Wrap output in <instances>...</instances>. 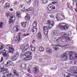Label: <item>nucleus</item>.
<instances>
[{"mask_svg": "<svg viewBox=\"0 0 77 77\" xmlns=\"http://www.w3.org/2000/svg\"><path fill=\"white\" fill-rule=\"evenodd\" d=\"M51 25L53 26L54 24V21H52L51 22Z\"/></svg>", "mask_w": 77, "mask_h": 77, "instance_id": "44", "label": "nucleus"}, {"mask_svg": "<svg viewBox=\"0 0 77 77\" xmlns=\"http://www.w3.org/2000/svg\"><path fill=\"white\" fill-rule=\"evenodd\" d=\"M31 31L34 34H36V32H37V29L36 28H33L32 29Z\"/></svg>", "mask_w": 77, "mask_h": 77, "instance_id": "13", "label": "nucleus"}, {"mask_svg": "<svg viewBox=\"0 0 77 77\" xmlns=\"http://www.w3.org/2000/svg\"><path fill=\"white\" fill-rule=\"evenodd\" d=\"M13 30H14V31L16 32H18V31H19V29H18V26L16 25L15 26Z\"/></svg>", "mask_w": 77, "mask_h": 77, "instance_id": "16", "label": "nucleus"}, {"mask_svg": "<svg viewBox=\"0 0 77 77\" xmlns=\"http://www.w3.org/2000/svg\"><path fill=\"white\" fill-rule=\"evenodd\" d=\"M32 59V57L31 56H29V57H25V60H31Z\"/></svg>", "mask_w": 77, "mask_h": 77, "instance_id": "21", "label": "nucleus"}, {"mask_svg": "<svg viewBox=\"0 0 77 77\" xmlns=\"http://www.w3.org/2000/svg\"><path fill=\"white\" fill-rule=\"evenodd\" d=\"M52 1L53 2H57L59 1V0H52Z\"/></svg>", "mask_w": 77, "mask_h": 77, "instance_id": "52", "label": "nucleus"}, {"mask_svg": "<svg viewBox=\"0 0 77 77\" xmlns=\"http://www.w3.org/2000/svg\"><path fill=\"white\" fill-rule=\"evenodd\" d=\"M35 40H33L32 41L33 44H34V43H35Z\"/></svg>", "mask_w": 77, "mask_h": 77, "instance_id": "59", "label": "nucleus"}, {"mask_svg": "<svg viewBox=\"0 0 77 77\" xmlns=\"http://www.w3.org/2000/svg\"><path fill=\"white\" fill-rule=\"evenodd\" d=\"M33 26L34 27H36L37 26V22H34L33 23Z\"/></svg>", "mask_w": 77, "mask_h": 77, "instance_id": "31", "label": "nucleus"}, {"mask_svg": "<svg viewBox=\"0 0 77 77\" xmlns=\"http://www.w3.org/2000/svg\"><path fill=\"white\" fill-rule=\"evenodd\" d=\"M8 77H14V75L11 73H10L8 75Z\"/></svg>", "mask_w": 77, "mask_h": 77, "instance_id": "41", "label": "nucleus"}, {"mask_svg": "<svg viewBox=\"0 0 77 77\" xmlns=\"http://www.w3.org/2000/svg\"><path fill=\"white\" fill-rule=\"evenodd\" d=\"M28 71L29 72V73H30V70H28Z\"/></svg>", "mask_w": 77, "mask_h": 77, "instance_id": "61", "label": "nucleus"}, {"mask_svg": "<svg viewBox=\"0 0 77 77\" xmlns=\"http://www.w3.org/2000/svg\"><path fill=\"white\" fill-rule=\"evenodd\" d=\"M74 75H76V74H77V72H74L73 73Z\"/></svg>", "mask_w": 77, "mask_h": 77, "instance_id": "51", "label": "nucleus"}, {"mask_svg": "<svg viewBox=\"0 0 77 77\" xmlns=\"http://www.w3.org/2000/svg\"><path fill=\"white\" fill-rule=\"evenodd\" d=\"M25 20L26 21H29L30 20V16H26L25 17Z\"/></svg>", "mask_w": 77, "mask_h": 77, "instance_id": "25", "label": "nucleus"}, {"mask_svg": "<svg viewBox=\"0 0 77 77\" xmlns=\"http://www.w3.org/2000/svg\"><path fill=\"white\" fill-rule=\"evenodd\" d=\"M72 62H69V64L70 65L71 64H72Z\"/></svg>", "mask_w": 77, "mask_h": 77, "instance_id": "54", "label": "nucleus"}, {"mask_svg": "<svg viewBox=\"0 0 77 77\" xmlns=\"http://www.w3.org/2000/svg\"><path fill=\"white\" fill-rule=\"evenodd\" d=\"M18 35L19 36V38H18V36H16V39L14 40L15 41H18V42H20V41L21 40V38H20V35H21V33H18Z\"/></svg>", "mask_w": 77, "mask_h": 77, "instance_id": "8", "label": "nucleus"}, {"mask_svg": "<svg viewBox=\"0 0 77 77\" xmlns=\"http://www.w3.org/2000/svg\"><path fill=\"white\" fill-rule=\"evenodd\" d=\"M29 44H27L25 47V51L26 50H27V49L29 48Z\"/></svg>", "mask_w": 77, "mask_h": 77, "instance_id": "27", "label": "nucleus"}, {"mask_svg": "<svg viewBox=\"0 0 77 77\" xmlns=\"http://www.w3.org/2000/svg\"><path fill=\"white\" fill-rule=\"evenodd\" d=\"M56 42H59V41H61V38L60 37L58 38L56 40Z\"/></svg>", "mask_w": 77, "mask_h": 77, "instance_id": "30", "label": "nucleus"}, {"mask_svg": "<svg viewBox=\"0 0 77 77\" xmlns=\"http://www.w3.org/2000/svg\"><path fill=\"white\" fill-rule=\"evenodd\" d=\"M3 46L1 45V47H0V50H3Z\"/></svg>", "mask_w": 77, "mask_h": 77, "instance_id": "49", "label": "nucleus"}, {"mask_svg": "<svg viewBox=\"0 0 77 77\" xmlns=\"http://www.w3.org/2000/svg\"><path fill=\"white\" fill-rule=\"evenodd\" d=\"M26 66V65L24 64V63H22L21 65V67L22 68H25Z\"/></svg>", "mask_w": 77, "mask_h": 77, "instance_id": "35", "label": "nucleus"}, {"mask_svg": "<svg viewBox=\"0 0 77 77\" xmlns=\"http://www.w3.org/2000/svg\"><path fill=\"white\" fill-rule=\"evenodd\" d=\"M6 15L7 16L8 18L10 17L9 19V24L11 23H13L14 22V20H15V18L12 15V14L10 12L6 13Z\"/></svg>", "mask_w": 77, "mask_h": 77, "instance_id": "1", "label": "nucleus"}, {"mask_svg": "<svg viewBox=\"0 0 77 77\" xmlns=\"http://www.w3.org/2000/svg\"><path fill=\"white\" fill-rule=\"evenodd\" d=\"M64 75V77H70V73L65 72L63 73Z\"/></svg>", "mask_w": 77, "mask_h": 77, "instance_id": "11", "label": "nucleus"}, {"mask_svg": "<svg viewBox=\"0 0 77 77\" xmlns=\"http://www.w3.org/2000/svg\"><path fill=\"white\" fill-rule=\"evenodd\" d=\"M73 1L75 2V1H76V0H73Z\"/></svg>", "mask_w": 77, "mask_h": 77, "instance_id": "62", "label": "nucleus"}, {"mask_svg": "<svg viewBox=\"0 0 77 77\" xmlns=\"http://www.w3.org/2000/svg\"><path fill=\"white\" fill-rule=\"evenodd\" d=\"M73 69L72 70V71H73L74 70H75V71H77V67H74L72 68Z\"/></svg>", "mask_w": 77, "mask_h": 77, "instance_id": "43", "label": "nucleus"}, {"mask_svg": "<svg viewBox=\"0 0 77 77\" xmlns=\"http://www.w3.org/2000/svg\"><path fill=\"white\" fill-rule=\"evenodd\" d=\"M0 70L1 72H3V68H2L1 69H0Z\"/></svg>", "mask_w": 77, "mask_h": 77, "instance_id": "48", "label": "nucleus"}, {"mask_svg": "<svg viewBox=\"0 0 77 77\" xmlns=\"http://www.w3.org/2000/svg\"><path fill=\"white\" fill-rule=\"evenodd\" d=\"M32 52H27L25 53V56H30V55H32Z\"/></svg>", "mask_w": 77, "mask_h": 77, "instance_id": "19", "label": "nucleus"}, {"mask_svg": "<svg viewBox=\"0 0 77 77\" xmlns=\"http://www.w3.org/2000/svg\"><path fill=\"white\" fill-rule=\"evenodd\" d=\"M76 8H77V3H76Z\"/></svg>", "mask_w": 77, "mask_h": 77, "instance_id": "63", "label": "nucleus"}, {"mask_svg": "<svg viewBox=\"0 0 77 77\" xmlns=\"http://www.w3.org/2000/svg\"><path fill=\"white\" fill-rule=\"evenodd\" d=\"M39 50L40 51L42 52V51H44V47H42V46H41L39 48Z\"/></svg>", "mask_w": 77, "mask_h": 77, "instance_id": "23", "label": "nucleus"}, {"mask_svg": "<svg viewBox=\"0 0 77 77\" xmlns=\"http://www.w3.org/2000/svg\"><path fill=\"white\" fill-rule=\"evenodd\" d=\"M10 11H13V9L12 8H11L10 9Z\"/></svg>", "mask_w": 77, "mask_h": 77, "instance_id": "57", "label": "nucleus"}, {"mask_svg": "<svg viewBox=\"0 0 77 77\" xmlns=\"http://www.w3.org/2000/svg\"><path fill=\"white\" fill-rule=\"evenodd\" d=\"M5 51V50H2L1 51V53H3L2 55L3 56H4V57H8V56H9V54H8V53L6 54L7 51H6V52H4Z\"/></svg>", "mask_w": 77, "mask_h": 77, "instance_id": "9", "label": "nucleus"}, {"mask_svg": "<svg viewBox=\"0 0 77 77\" xmlns=\"http://www.w3.org/2000/svg\"><path fill=\"white\" fill-rule=\"evenodd\" d=\"M3 57H2L1 59V62H2V61H3Z\"/></svg>", "mask_w": 77, "mask_h": 77, "instance_id": "56", "label": "nucleus"}, {"mask_svg": "<svg viewBox=\"0 0 77 77\" xmlns=\"http://www.w3.org/2000/svg\"><path fill=\"white\" fill-rule=\"evenodd\" d=\"M12 61L11 60H9L7 62V63L5 64V66L6 67H8V66H9L11 65V64L12 63Z\"/></svg>", "mask_w": 77, "mask_h": 77, "instance_id": "10", "label": "nucleus"}, {"mask_svg": "<svg viewBox=\"0 0 77 77\" xmlns=\"http://www.w3.org/2000/svg\"><path fill=\"white\" fill-rule=\"evenodd\" d=\"M54 35H56L58 36V32H57V30H54Z\"/></svg>", "mask_w": 77, "mask_h": 77, "instance_id": "28", "label": "nucleus"}, {"mask_svg": "<svg viewBox=\"0 0 77 77\" xmlns=\"http://www.w3.org/2000/svg\"><path fill=\"white\" fill-rule=\"evenodd\" d=\"M7 69H4L3 68V71H7Z\"/></svg>", "mask_w": 77, "mask_h": 77, "instance_id": "50", "label": "nucleus"}, {"mask_svg": "<svg viewBox=\"0 0 77 77\" xmlns=\"http://www.w3.org/2000/svg\"><path fill=\"white\" fill-rule=\"evenodd\" d=\"M19 56V53L17 52L11 58V60H13V61H15V60H17L18 58V57Z\"/></svg>", "mask_w": 77, "mask_h": 77, "instance_id": "4", "label": "nucleus"}, {"mask_svg": "<svg viewBox=\"0 0 77 77\" xmlns=\"http://www.w3.org/2000/svg\"><path fill=\"white\" fill-rule=\"evenodd\" d=\"M55 8H56V7H55V6H54V7L52 9H53L54 10V9H55Z\"/></svg>", "mask_w": 77, "mask_h": 77, "instance_id": "55", "label": "nucleus"}, {"mask_svg": "<svg viewBox=\"0 0 77 77\" xmlns=\"http://www.w3.org/2000/svg\"><path fill=\"white\" fill-rule=\"evenodd\" d=\"M43 4H46L48 2V0H42Z\"/></svg>", "mask_w": 77, "mask_h": 77, "instance_id": "32", "label": "nucleus"}, {"mask_svg": "<svg viewBox=\"0 0 77 77\" xmlns=\"http://www.w3.org/2000/svg\"><path fill=\"white\" fill-rule=\"evenodd\" d=\"M30 35V33H28L27 34H23V36H25V37H26V36H29Z\"/></svg>", "mask_w": 77, "mask_h": 77, "instance_id": "42", "label": "nucleus"}, {"mask_svg": "<svg viewBox=\"0 0 77 77\" xmlns=\"http://www.w3.org/2000/svg\"><path fill=\"white\" fill-rule=\"evenodd\" d=\"M26 11H32V8L30 7L28 9H26Z\"/></svg>", "mask_w": 77, "mask_h": 77, "instance_id": "40", "label": "nucleus"}, {"mask_svg": "<svg viewBox=\"0 0 77 77\" xmlns=\"http://www.w3.org/2000/svg\"><path fill=\"white\" fill-rule=\"evenodd\" d=\"M13 73L14 75H16V76H17V77L20 76L19 74H18V73H17V71H16V70H13Z\"/></svg>", "mask_w": 77, "mask_h": 77, "instance_id": "20", "label": "nucleus"}, {"mask_svg": "<svg viewBox=\"0 0 77 77\" xmlns=\"http://www.w3.org/2000/svg\"><path fill=\"white\" fill-rule=\"evenodd\" d=\"M33 72L35 74H38L39 72V71H38V69L37 68H35L33 69Z\"/></svg>", "mask_w": 77, "mask_h": 77, "instance_id": "12", "label": "nucleus"}, {"mask_svg": "<svg viewBox=\"0 0 77 77\" xmlns=\"http://www.w3.org/2000/svg\"><path fill=\"white\" fill-rule=\"evenodd\" d=\"M61 38L62 42H64L66 40V36H63Z\"/></svg>", "mask_w": 77, "mask_h": 77, "instance_id": "18", "label": "nucleus"}, {"mask_svg": "<svg viewBox=\"0 0 77 77\" xmlns=\"http://www.w3.org/2000/svg\"><path fill=\"white\" fill-rule=\"evenodd\" d=\"M38 39L40 40L42 38V35L40 33H38Z\"/></svg>", "mask_w": 77, "mask_h": 77, "instance_id": "36", "label": "nucleus"}, {"mask_svg": "<svg viewBox=\"0 0 77 77\" xmlns=\"http://www.w3.org/2000/svg\"><path fill=\"white\" fill-rule=\"evenodd\" d=\"M20 15V13L19 12H17V16H16L17 18L18 19L19 18Z\"/></svg>", "mask_w": 77, "mask_h": 77, "instance_id": "26", "label": "nucleus"}, {"mask_svg": "<svg viewBox=\"0 0 77 77\" xmlns=\"http://www.w3.org/2000/svg\"><path fill=\"white\" fill-rule=\"evenodd\" d=\"M59 35L60 36H65V35H66V34H64L63 33L61 32L59 34Z\"/></svg>", "mask_w": 77, "mask_h": 77, "instance_id": "39", "label": "nucleus"}, {"mask_svg": "<svg viewBox=\"0 0 77 77\" xmlns=\"http://www.w3.org/2000/svg\"><path fill=\"white\" fill-rule=\"evenodd\" d=\"M4 75H5V76H7V77H8V75H9V72L6 71Z\"/></svg>", "mask_w": 77, "mask_h": 77, "instance_id": "34", "label": "nucleus"}, {"mask_svg": "<svg viewBox=\"0 0 77 77\" xmlns=\"http://www.w3.org/2000/svg\"><path fill=\"white\" fill-rule=\"evenodd\" d=\"M2 6V5H0V8H1Z\"/></svg>", "mask_w": 77, "mask_h": 77, "instance_id": "64", "label": "nucleus"}, {"mask_svg": "<svg viewBox=\"0 0 77 77\" xmlns=\"http://www.w3.org/2000/svg\"><path fill=\"white\" fill-rule=\"evenodd\" d=\"M4 3H5V1L4 0H2L0 2V3L2 6H3L4 5Z\"/></svg>", "mask_w": 77, "mask_h": 77, "instance_id": "37", "label": "nucleus"}, {"mask_svg": "<svg viewBox=\"0 0 77 77\" xmlns=\"http://www.w3.org/2000/svg\"><path fill=\"white\" fill-rule=\"evenodd\" d=\"M53 26L51 24L49 25V26L48 27L47 26H43V31L44 32V33L45 35H47V34H48V32H49V30H50V29H51V28L53 27Z\"/></svg>", "mask_w": 77, "mask_h": 77, "instance_id": "2", "label": "nucleus"}, {"mask_svg": "<svg viewBox=\"0 0 77 77\" xmlns=\"http://www.w3.org/2000/svg\"><path fill=\"white\" fill-rule=\"evenodd\" d=\"M56 18L58 21H62L65 19V17L61 14H57Z\"/></svg>", "mask_w": 77, "mask_h": 77, "instance_id": "3", "label": "nucleus"}, {"mask_svg": "<svg viewBox=\"0 0 77 77\" xmlns=\"http://www.w3.org/2000/svg\"><path fill=\"white\" fill-rule=\"evenodd\" d=\"M68 27V25H59V28L60 29H62V30H66L67 29Z\"/></svg>", "mask_w": 77, "mask_h": 77, "instance_id": "5", "label": "nucleus"}, {"mask_svg": "<svg viewBox=\"0 0 77 77\" xmlns=\"http://www.w3.org/2000/svg\"><path fill=\"white\" fill-rule=\"evenodd\" d=\"M32 1H33V0H30L28 1V2H32Z\"/></svg>", "mask_w": 77, "mask_h": 77, "instance_id": "60", "label": "nucleus"}, {"mask_svg": "<svg viewBox=\"0 0 77 77\" xmlns=\"http://www.w3.org/2000/svg\"><path fill=\"white\" fill-rule=\"evenodd\" d=\"M46 50L47 53H51V48H48Z\"/></svg>", "mask_w": 77, "mask_h": 77, "instance_id": "24", "label": "nucleus"}, {"mask_svg": "<svg viewBox=\"0 0 77 77\" xmlns=\"http://www.w3.org/2000/svg\"><path fill=\"white\" fill-rule=\"evenodd\" d=\"M9 51L11 54H14L15 53V49L13 48V46L11 45L9 47Z\"/></svg>", "mask_w": 77, "mask_h": 77, "instance_id": "6", "label": "nucleus"}, {"mask_svg": "<svg viewBox=\"0 0 77 77\" xmlns=\"http://www.w3.org/2000/svg\"><path fill=\"white\" fill-rule=\"evenodd\" d=\"M20 49L22 50V53H24L25 51H26L24 46L23 45H21L20 46Z\"/></svg>", "mask_w": 77, "mask_h": 77, "instance_id": "14", "label": "nucleus"}, {"mask_svg": "<svg viewBox=\"0 0 77 77\" xmlns=\"http://www.w3.org/2000/svg\"><path fill=\"white\" fill-rule=\"evenodd\" d=\"M60 47V45H53V48L54 50H55V51H57L58 50H59V48Z\"/></svg>", "mask_w": 77, "mask_h": 77, "instance_id": "7", "label": "nucleus"}, {"mask_svg": "<svg viewBox=\"0 0 77 77\" xmlns=\"http://www.w3.org/2000/svg\"><path fill=\"white\" fill-rule=\"evenodd\" d=\"M9 6H10V4H9V3H7L5 4V8H9Z\"/></svg>", "mask_w": 77, "mask_h": 77, "instance_id": "29", "label": "nucleus"}, {"mask_svg": "<svg viewBox=\"0 0 77 77\" xmlns=\"http://www.w3.org/2000/svg\"><path fill=\"white\" fill-rule=\"evenodd\" d=\"M48 24L49 25L50 24H51V22L50 21V20H48Z\"/></svg>", "mask_w": 77, "mask_h": 77, "instance_id": "47", "label": "nucleus"}, {"mask_svg": "<svg viewBox=\"0 0 77 77\" xmlns=\"http://www.w3.org/2000/svg\"><path fill=\"white\" fill-rule=\"evenodd\" d=\"M49 17H50V18H54V16L53 15H51L49 16Z\"/></svg>", "mask_w": 77, "mask_h": 77, "instance_id": "45", "label": "nucleus"}, {"mask_svg": "<svg viewBox=\"0 0 77 77\" xmlns=\"http://www.w3.org/2000/svg\"><path fill=\"white\" fill-rule=\"evenodd\" d=\"M26 75H27V76H28V77H31V75H30V74L29 73H27L26 74Z\"/></svg>", "mask_w": 77, "mask_h": 77, "instance_id": "46", "label": "nucleus"}, {"mask_svg": "<svg viewBox=\"0 0 77 77\" xmlns=\"http://www.w3.org/2000/svg\"><path fill=\"white\" fill-rule=\"evenodd\" d=\"M30 47L31 48V51H35V47H33L32 45L30 46Z\"/></svg>", "mask_w": 77, "mask_h": 77, "instance_id": "22", "label": "nucleus"}, {"mask_svg": "<svg viewBox=\"0 0 77 77\" xmlns=\"http://www.w3.org/2000/svg\"><path fill=\"white\" fill-rule=\"evenodd\" d=\"M3 24V23L2 22H1L0 23V28H3V26L4 25Z\"/></svg>", "mask_w": 77, "mask_h": 77, "instance_id": "38", "label": "nucleus"}, {"mask_svg": "<svg viewBox=\"0 0 77 77\" xmlns=\"http://www.w3.org/2000/svg\"><path fill=\"white\" fill-rule=\"evenodd\" d=\"M66 42H68V41L71 40V38H69L68 36L66 37Z\"/></svg>", "mask_w": 77, "mask_h": 77, "instance_id": "33", "label": "nucleus"}, {"mask_svg": "<svg viewBox=\"0 0 77 77\" xmlns=\"http://www.w3.org/2000/svg\"><path fill=\"white\" fill-rule=\"evenodd\" d=\"M26 24H27V22H22L21 23V25L23 28H25L26 27Z\"/></svg>", "mask_w": 77, "mask_h": 77, "instance_id": "15", "label": "nucleus"}, {"mask_svg": "<svg viewBox=\"0 0 77 77\" xmlns=\"http://www.w3.org/2000/svg\"><path fill=\"white\" fill-rule=\"evenodd\" d=\"M23 5H20V8H23Z\"/></svg>", "mask_w": 77, "mask_h": 77, "instance_id": "58", "label": "nucleus"}, {"mask_svg": "<svg viewBox=\"0 0 77 77\" xmlns=\"http://www.w3.org/2000/svg\"><path fill=\"white\" fill-rule=\"evenodd\" d=\"M48 9L49 11H51L53 9V7L51 5H49L48 7Z\"/></svg>", "mask_w": 77, "mask_h": 77, "instance_id": "17", "label": "nucleus"}, {"mask_svg": "<svg viewBox=\"0 0 77 77\" xmlns=\"http://www.w3.org/2000/svg\"><path fill=\"white\" fill-rule=\"evenodd\" d=\"M17 1H16L14 2V4L15 5H17Z\"/></svg>", "mask_w": 77, "mask_h": 77, "instance_id": "53", "label": "nucleus"}]
</instances>
